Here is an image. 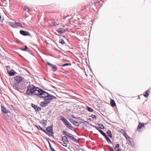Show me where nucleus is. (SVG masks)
<instances>
[{"mask_svg": "<svg viewBox=\"0 0 151 151\" xmlns=\"http://www.w3.org/2000/svg\"><path fill=\"white\" fill-rule=\"evenodd\" d=\"M128 138L129 139L128 141H129V144L132 147L134 146V144L133 139L129 137H128Z\"/></svg>", "mask_w": 151, "mask_h": 151, "instance_id": "obj_10", "label": "nucleus"}, {"mask_svg": "<svg viewBox=\"0 0 151 151\" xmlns=\"http://www.w3.org/2000/svg\"><path fill=\"white\" fill-rule=\"evenodd\" d=\"M1 15H0V19H1Z\"/></svg>", "mask_w": 151, "mask_h": 151, "instance_id": "obj_46", "label": "nucleus"}, {"mask_svg": "<svg viewBox=\"0 0 151 151\" xmlns=\"http://www.w3.org/2000/svg\"><path fill=\"white\" fill-rule=\"evenodd\" d=\"M112 150H113V149H111H111H110V151H112Z\"/></svg>", "mask_w": 151, "mask_h": 151, "instance_id": "obj_44", "label": "nucleus"}, {"mask_svg": "<svg viewBox=\"0 0 151 151\" xmlns=\"http://www.w3.org/2000/svg\"><path fill=\"white\" fill-rule=\"evenodd\" d=\"M59 42L60 43H61L62 45H63L65 43V42L63 39H60L59 40Z\"/></svg>", "mask_w": 151, "mask_h": 151, "instance_id": "obj_24", "label": "nucleus"}, {"mask_svg": "<svg viewBox=\"0 0 151 151\" xmlns=\"http://www.w3.org/2000/svg\"><path fill=\"white\" fill-rule=\"evenodd\" d=\"M41 130L43 131V132H45V130L44 129H43L42 128V130Z\"/></svg>", "mask_w": 151, "mask_h": 151, "instance_id": "obj_42", "label": "nucleus"}, {"mask_svg": "<svg viewBox=\"0 0 151 151\" xmlns=\"http://www.w3.org/2000/svg\"><path fill=\"white\" fill-rule=\"evenodd\" d=\"M25 85H27V93L29 95L34 94L38 95L40 97L42 98L48 100L55 99L56 97L38 88H36L33 85H30L29 82L24 83ZM26 86L25 87H26Z\"/></svg>", "mask_w": 151, "mask_h": 151, "instance_id": "obj_1", "label": "nucleus"}, {"mask_svg": "<svg viewBox=\"0 0 151 151\" xmlns=\"http://www.w3.org/2000/svg\"><path fill=\"white\" fill-rule=\"evenodd\" d=\"M102 135L105 138H106V137H107L108 136L104 132V133L102 134Z\"/></svg>", "mask_w": 151, "mask_h": 151, "instance_id": "obj_35", "label": "nucleus"}, {"mask_svg": "<svg viewBox=\"0 0 151 151\" xmlns=\"http://www.w3.org/2000/svg\"><path fill=\"white\" fill-rule=\"evenodd\" d=\"M72 117H73V118H76V117L74 116H72Z\"/></svg>", "mask_w": 151, "mask_h": 151, "instance_id": "obj_45", "label": "nucleus"}, {"mask_svg": "<svg viewBox=\"0 0 151 151\" xmlns=\"http://www.w3.org/2000/svg\"><path fill=\"white\" fill-rule=\"evenodd\" d=\"M65 142L63 141V142H60V143L63 146L66 147L67 146V144Z\"/></svg>", "mask_w": 151, "mask_h": 151, "instance_id": "obj_25", "label": "nucleus"}, {"mask_svg": "<svg viewBox=\"0 0 151 151\" xmlns=\"http://www.w3.org/2000/svg\"><path fill=\"white\" fill-rule=\"evenodd\" d=\"M106 140L108 142H111L112 143L110 139H109V137H106V138H105Z\"/></svg>", "mask_w": 151, "mask_h": 151, "instance_id": "obj_28", "label": "nucleus"}, {"mask_svg": "<svg viewBox=\"0 0 151 151\" xmlns=\"http://www.w3.org/2000/svg\"><path fill=\"white\" fill-rule=\"evenodd\" d=\"M50 149L52 151H56L54 148L51 147L50 144Z\"/></svg>", "mask_w": 151, "mask_h": 151, "instance_id": "obj_33", "label": "nucleus"}, {"mask_svg": "<svg viewBox=\"0 0 151 151\" xmlns=\"http://www.w3.org/2000/svg\"><path fill=\"white\" fill-rule=\"evenodd\" d=\"M102 135L105 138H106V137H107L108 136L104 132V133L102 134Z\"/></svg>", "mask_w": 151, "mask_h": 151, "instance_id": "obj_36", "label": "nucleus"}, {"mask_svg": "<svg viewBox=\"0 0 151 151\" xmlns=\"http://www.w3.org/2000/svg\"><path fill=\"white\" fill-rule=\"evenodd\" d=\"M95 128L97 130H98L100 133L102 134L104 132L101 129H100V127H97V126H95Z\"/></svg>", "mask_w": 151, "mask_h": 151, "instance_id": "obj_20", "label": "nucleus"}, {"mask_svg": "<svg viewBox=\"0 0 151 151\" xmlns=\"http://www.w3.org/2000/svg\"><path fill=\"white\" fill-rule=\"evenodd\" d=\"M110 104L112 107H114L116 106V104L115 101L111 99V100Z\"/></svg>", "mask_w": 151, "mask_h": 151, "instance_id": "obj_19", "label": "nucleus"}, {"mask_svg": "<svg viewBox=\"0 0 151 151\" xmlns=\"http://www.w3.org/2000/svg\"><path fill=\"white\" fill-rule=\"evenodd\" d=\"M63 135H66L68 138L70 139L75 142L77 141V140L76 138L74 137L75 136L74 135L65 131H64L63 132Z\"/></svg>", "mask_w": 151, "mask_h": 151, "instance_id": "obj_2", "label": "nucleus"}, {"mask_svg": "<svg viewBox=\"0 0 151 151\" xmlns=\"http://www.w3.org/2000/svg\"><path fill=\"white\" fill-rule=\"evenodd\" d=\"M49 103V101L45 100L44 101L41 102V106L43 107H45L47 106Z\"/></svg>", "mask_w": 151, "mask_h": 151, "instance_id": "obj_11", "label": "nucleus"}, {"mask_svg": "<svg viewBox=\"0 0 151 151\" xmlns=\"http://www.w3.org/2000/svg\"><path fill=\"white\" fill-rule=\"evenodd\" d=\"M102 135L105 138H106V137H107L108 136L104 132V133L102 134Z\"/></svg>", "mask_w": 151, "mask_h": 151, "instance_id": "obj_37", "label": "nucleus"}, {"mask_svg": "<svg viewBox=\"0 0 151 151\" xmlns=\"http://www.w3.org/2000/svg\"><path fill=\"white\" fill-rule=\"evenodd\" d=\"M57 31L59 34H61L63 33V29L61 28H60L58 29L57 30Z\"/></svg>", "mask_w": 151, "mask_h": 151, "instance_id": "obj_18", "label": "nucleus"}, {"mask_svg": "<svg viewBox=\"0 0 151 151\" xmlns=\"http://www.w3.org/2000/svg\"><path fill=\"white\" fill-rule=\"evenodd\" d=\"M148 91L147 90L145 91V93L144 95V96L145 97H147L148 96Z\"/></svg>", "mask_w": 151, "mask_h": 151, "instance_id": "obj_27", "label": "nucleus"}, {"mask_svg": "<svg viewBox=\"0 0 151 151\" xmlns=\"http://www.w3.org/2000/svg\"><path fill=\"white\" fill-rule=\"evenodd\" d=\"M71 65V64L70 63H66V64H64L63 65H62V66L65 67V66H68V65L70 66Z\"/></svg>", "mask_w": 151, "mask_h": 151, "instance_id": "obj_29", "label": "nucleus"}, {"mask_svg": "<svg viewBox=\"0 0 151 151\" xmlns=\"http://www.w3.org/2000/svg\"><path fill=\"white\" fill-rule=\"evenodd\" d=\"M25 11H26L28 12H30L29 8L28 7L26 8V9H25Z\"/></svg>", "mask_w": 151, "mask_h": 151, "instance_id": "obj_30", "label": "nucleus"}, {"mask_svg": "<svg viewBox=\"0 0 151 151\" xmlns=\"http://www.w3.org/2000/svg\"><path fill=\"white\" fill-rule=\"evenodd\" d=\"M27 46H25V48L23 49L22 50H24V51H25L26 50V49H27Z\"/></svg>", "mask_w": 151, "mask_h": 151, "instance_id": "obj_40", "label": "nucleus"}, {"mask_svg": "<svg viewBox=\"0 0 151 151\" xmlns=\"http://www.w3.org/2000/svg\"><path fill=\"white\" fill-rule=\"evenodd\" d=\"M69 121L75 126H76L78 124L77 122H76L74 120L72 119H69Z\"/></svg>", "mask_w": 151, "mask_h": 151, "instance_id": "obj_15", "label": "nucleus"}, {"mask_svg": "<svg viewBox=\"0 0 151 151\" xmlns=\"http://www.w3.org/2000/svg\"><path fill=\"white\" fill-rule=\"evenodd\" d=\"M106 133L110 137V138H112V136L111 134V131L110 130H108L106 132Z\"/></svg>", "mask_w": 151, "mask_h": 151, "instance_id": "obj_21", "label": "nucleus"}, {"mask_svg": "<svg viewBox=\"0 0 151 151\" xmlns=\"http://www.w3.org/2000/svg\"><path fill=\"white\" fill-rule=\"evenodd\" d=\"M119 144H116L115 147L114 148V150H116V149H119Z\"/></svg>", "mask_w": 151, "mask_h": 151, "instance_id": "obj_26", "label": "nucleus"}, {"mask_svg": "<svg viewBox=\"0 0 151 151\" xmlns=\"http://www.w3.org/2000/svg\"><path fill=\"white\" fill-rule=\"evenodd\" d=\"M32 106L34 108L36 111H40L41 110V108L40 107L36 106L34 104H32Z\"/></svg>", "mask_w": 151, "mask_h": 151, "instance_id": "obj_7", "label": "nucleus"}, {"mask_svg": "<svg viewBox=\"0 0 151 151\" xmlns=\"http://www.w3.org/2000/svg\"><path fill=\"white\" fill-rule=\"evenodd\" d=\"M47 63L48 65H49L50 67H52L54 71H55L57 70V68L55 65H53V64L49 63L47 61Z\"/></svg>", "mask_w": 151, "mask_h": 151, "instance_id": "obj_8", "label": "nucleus"}, {"mask_svg": "<svg viewBox=\"0 0 151 151\" xmlns=\"http://www.w3.org/2000/svg\"><path fill=\"white\" fill-rule=\"evenodd\" d=\"M102 135L105 138H106V137H107L108 136L104 132V133L102 134Z\"/></svg>", "mask_w": 151, "mask_h": 151, "instance_id": "obj_38", "label": "nucleus"}, {"mask_svg": "<svg viewBox=\"0 0 151 151\" xmlns=\"http://www.w3.org/2000/svg\"><path fill=\"white\" fill-rule=\"evenodd\" d=\"M14 80L17 83H19L24 81V79L23 77L20 76H16L14 77Z\"/></svg>", "mask_w": 151, "mask_h": 151, "instance_id": "obj_4", "label": "nucleus"}, {"mask_svg": "<svg viewBox=\"0 0 151 151\" xmlns=\"http://www.w3.org/2000/svg\"><path fill=\"white\" fill-rule=\"evenodd\" d=\"M21 24L19 23L13 22L10 21V26L14 28H18L21 26Z\"/></svg>", "mask_w": 151, "mask_h": 151, "instance_id": "obj_6", "label": "nucleus"}, {"mask_svg": "<svg viewBox=\"0 0 151 151\" xmlns=\"http://www.w3.org/2000/svg\"><path fill=\"white\" fill-rule=\"evenodd\" d=\"M9 66H6V70H7L8 73L9 75Z\"/></svg>", "mask_w": 151, "mask_h": 151, "instance_id": "obj_31", "label": "nucleus"}, {"mask_svg": "<svg viewBox=\"0 0 151 151\" xmlns=\"http://www.w3.org/2000/svg\"><path fill=\"white\" fill-rule=\"evenodd\" d=\"M112 151H121V150L120 149H116V150H114H114H112Z\"/></svg>", "mask_w": 151, "mask_h": 151, "instance_id": "obj_39", "label": "nucleus"}, {"mask_svg": "<svg viewBox=\"0 0 151 151\" xmlns=\"http://www.w3.org/2000/svg\"><path fill=\"white\" fill-rule=\"evenodd\" d=\"M92 117L93 118L96 119V116L95 115H92Z\"/></svg>", "mask_w": 151, "mask_h": 151, "instance_id": "obj_41", "label": "nucleus"}, {"mask_svg": "<svg viewBox=\"0 0 151 151\" xmlns=\"http://www.w3.org/2000/svg\"><path fill=\"white\" fill-rule=\"evenodd\" d=\"M144 126H145L144 123L139 124L137 127L138 131L139 132L141 131V130H140V129L143 128H144Z\"/></svg>", "mask_w": 151, "mask_h": 151, "instance_id": "obj_12", "label": "nucleus"}, {"mask_svg": "<svg viewBox=\"0 0 151 151\" xmlns=\"http://www.w3.org/2000/svg\"><path fill=\"white\" fill-rule=\"evenodd\" d=\"M20 33L22 35L24 36H29L30 34L27 31H24L22 30H20Z\"/></svg>", "mask_w": 151, "mask_h": 151, "instance_id": "obj_9", "label": "nucleus"}, {"mask_svg": "<svg viewBox=\"0 0 151 151\" xmlns=\"http://www.w3.org/2000/svg\"><path fill=\"white\" fill-rule=\"evenodd\" d=\"M36 126L38 129L40 130H42V128L41 127H40L39 125H38V126L36 125Z\"/></svg>", "mask_w": 151, "mask_h": 151, "instance_id": "obj_34", "label": "nucleus"}, {"mask_svg": "<svg viewBox=\"0 0 151 151\" xmlns=\"http://www.w3.org/2000/svg\"><path fill=\"white\" fill-rule=\"evenodd\" d=\"M60 119L62 121V122L65 125L68 123V122L67 119L63 116H61L60 118Z\"/></svg>", "mask_w": 151, "mask_h": 151, "instance_id": "obj_13", "label": "nucleus"}, {"mask_svg": "<svg viewBox=\"0 0 151 151\" xmlns=\"http://www.w3.org/2000/svg\"><path fill=\"white\" fill-rule=\"evenodd\" d=\"M17 73L13 70H10V76H13L14 75L16 74Z\"/></svg>", "mask_w": 151, "mask_h": 151, "instance_id": "obj_17", "label": "nucleus"}, {"mask_svg": "<svg viewBox=\"0 0 151 151\" xmlns=\"http://www.w3.org/2000/svg\"><path fill=\"white\" fill-rule=\"evenodd\" d=\"M86 108L87 109V110L89 111L93 112V109L91 108H90L88 106H87Z\"/></svg>", "mask_w": 151, "mask_h": 151, "instance_id": "obj_23", "label": "nucleus"}, {"mask_svg": "<svg viewBox=\"0 0 151 151\" xmlns=\"http://www.w3.org/2000/svg\"><path fill=\"white\" fill-rule=\"evenodd\" d=\"M52 126L47 127L46 129L47 132L46 134H48L50 136H52Z\"/></svg>", "mask_w": 151, "mask_h": 151, "instance_id": "obj_5", "label": "nucleus"}, {"mask_svg": "<svg viewBox=\"0 0 151 151\" xmlns=\"http://www.w3.org/2000/svg\"><path fill=\"white\" fill-rule=\"evenodd\" d=\"M65 125L66 126V127L68 128L69 129H72L73 128V127L70 124L69 122H68V123H67Z\"/></svg>", "mask_w": 151, "mask_h": 151, "instance_id": "obj_16", "label": "nucleus"}, {"mask_svg": "<svg viewBox=\"0 0 151 151\" xmlns=\"http://www.w3.org/2000/svg\"><path fill=\"white\" fill-rule=\"evenodd\" d=\"M46 123V121L45 120L43 122V123L44 124L45 123Z\"/></svg>", "mask_w": 151, "mask_h": 151, "instance_id": "obj_43", "label": "nucleus"}, {"mask_svg": "<svg viewBox=\"0 0 151 151\" xmlns=\"http://www.w3.org/2000/svg\"><path fill=\"white\" fill-rule=\"evenodd\" d=\"M11 106L12 107H13V105H11Z\"/></svg>", "mask_w": 151, "mask_h": 151, "instance_id": "obj_47", "label": "nucleus"}, {"mask_svg": "<svg viewBox=\"0 0 151 151\" xmlns=\"http://www.w3.org/2000/svg\"><path fill=\"white\" fill-rule=\"evenodd\" d=\"M99 126H100V127H99L100 128H101L102 129H104V126L103 124H101V125L99 124Z\"/></svg>", "mask_w": 151, "mask_h": 151, "instance_id": "obj_32", "label": "nucleus"}, {"mask_svg": "<svg viewBox=\"0 0 151 151\" xmlns=\"http://www.w3.org/2000/svg\"><path fill=\"white\" fill-rule=\"evenodd\" d=\"M62 140L63 142H65L68 143L69 141L68 137H67L66 135H65V136H63L62 137Z\"/></svg>", "mask_w": 151, "mask_h": 151, "instance_id": "obj_14", "label": "nucleus"}, {"mask_svg": "<svg viewBox=\"0 0 151 151\" xmlns=\"http://www.w3.org/2000/svg\"><path fill=\"white\" fill-rule=\"evenodd\" d=\"M122 134H123V135L125 137V138H126V139H128V137H129L128 136V135L127 134V133H126L125 132V130H124L123 131V133H122Z\"/></svg>", "mask_w": 151, "mask_h": 151, "instance_id": "obj_22", "label": "nucleus"}, {"mask_svg": "<svg viewBox=\"0 0 151 151\" xmlns=\"http://www.w3.org/2000/svg\"><path fill=\"white\" fill-rule=\"evenodd\" d=\"M1 110L5 114L4 115L5 118L9 119V111L8 109H6L3 106H1Z\"/></svg>", "mask_w": 151, "mask_h": 151, "instance_id": "obj_3", "label": "nucleus"}]
</instances>
